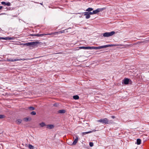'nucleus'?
I'll return each instance as SVG.
<instances>
[{"mask_svg": "<svg viewBox=\"0 0 149 149\" xmlns=\"http://www.w3.org/2000/svg\"><path fill=\"white\" fill-rule=\"evenodd\" d=\"M31 114L32 115H34L36 114V113L34 111H33L32 112H31Z\"/></svg>", "mask_w": 149, "mask_h": 149, "instance_id": "24", "label": "nucleus"}, {"mask_svg": "<svg viewBox=\"0 0 149 149\" xmlns=\"http://www.w3.org/2000/svg\"><path fill=\"white\" fill-rule=\"evenodd\" d=\"M89 145L91 147H92L93 146V143L92 142H91L89 143Z\"/></svg>", "mask_w": 149, "mask_h": 149, "instance_id": "27", "label": "nucleus"}, {"mask_svg": "<svg viewBox=\"0 0 149 149\" xmlns=\"http://www.w3.org/2000/svg\"><path fill=\"white\" fill-rule=\"evenodd\" d=\"M115 33V32L112 31L110 32H106L103 34V36L104 37H108L111 36Z\"/></svg>", "mask_w": 149, "mask_h": 149, "instance_id": "4", "label": "nucleus"}, {"mask_svg": "<svg viewBox=\"0 0 149 149\" xmlns=\"http://www.w3.org/2000/svg\"><path fill=\"white\" fill-rule=\"evenodd\" d=\"M47 127L49 129H52L54 127V126L52 125H46Z\"/></svg>", "mask_w": 149, "mask_h": 149, "instance_id": "13", "label": "nucleus"}, {"mask_svg": "<svg viewBox=\"0 0 149 149\" xmlns=\"http://www.w3.org/2000/svg\"><path fill=\"white\" fill-rule=\"evenodd\" d=\"M28 147L30 149H35L34 147L31 144H29Z\"/></svg>", "mask_w": 149, "mask_h": 149, "instance_id": "19", "label": "nucleus"}, {"mask_svg": "<svg viewBox=\"0 0 149 149\" xmlns=\"http://www.w3.org/2000/svg\"><path fill=\"white\" fill-rule=\"evenodd\" d=\"M91 132H92V131H90L88 132H83V135H85V134H86L90 133H91Z\"/></svg>", "mask_w": 149, "mask_h": 149, "instance_id": "21", "label": "nucleus"}, {"mask_svg": "<svg viewBox=\"0 0 149 149\" xmlns=\"http://www.w3.org/2000/svg\"><path fill=\"white\" fill-rule=\"evenodd\" d=\"M80 13H78V14H80Z\"/></svg>", "mask_w": 149, "mask_h": 149, "instance_id": "35", "label": "nucleus"}, {"mask_svg": "<svg viewBox=\"0 0 149 149\" xmlns=\"http://www.w3.org/2000/svg\"><path fill=\"white\" fill-rule=\"evenodd\" d=\"M111 117L113 118H115V116H111Z\"/></svg>", "mask_w": 149, "mask_h": 149, "instance_id": "30", "label": "nucleus"}, {"mask_svg": "<svg viewBox=\"0 0 149 149\" xmlns=\"http://www.w3.org/2000/svg\"><path fill=\"white\" fill-rule=\"evenodd\" d=\"M88 12L90 15H92L94 14L93 11L92 12Z\"/></svg>", "mask_w": 149, "mask_h": 149, "instance_id": "28", "label": "nucleus"}, {"mask_svg": "<svg viewBox=\"0 0 149 149\" xmlns=\"http://www.w3.org/2000/svg\"><path fill=\"white\" fill-rule=\"evenodd\" d=\"M65 32H68V31H67V29H66V31H65Z\"/></svg>", "mask_w": 149, "mask_h": 149, "instance_id": "33", "label": "nucleus"}, {"mask_svg": "<svg viewBox=\"0 0 149 149\" xmlns=\"http://www.w3.org/2000/svg\"><path fill=\"white\" fill-rule=\"evenodd\" d=\"M73 98L75 100H78L79 98V97L78 95H75L73 96Z\"/></svg>", "mask_w": 149, "mask_h": 149, "instance_id": "17", "label": "nucleus"}, {"mask_svg": "<svg viewBox=\"0 0 149 149\" xmlns=\"http://www.w3.org/2000/svg\"><path fill=\"white\" fill-rule=\"evenodd\" d=\"M21 60H24L21 59H12L11 58H8L7 59V61H11V62H14L17 61H20Z\"/></svg>", "mask_w": 149, "mask_h": 149, "instance_id": "6", "label": "nucleus"}, {"mask_svg": "<svg viewBox=\"0 0 149 149\" xmlns=\"http://www.w3.org/2000/svg\"><path fill=\"white\" fill-rule=\"evenodd\" d=\"M54 106H56V105H55V104H54Z\"/></svg>", "mask_w": 149, "mask_h": 149, "instance_id": "34", "label": "nucleus"}, {"mask_svg": "<svg viewBox=\"0 0 149 149\" xmlns=\"http://www.w3.org/2000/svg\"><path fill=\"white\" fill-rule=\"evenodd\" d=\"M5 116L4 115H0V119H2L4 118Z\"/></svg>", "mask_w": 149, "mask_h": 149, "instance_id": "23", "label": "nucleus"}, {"mask_svg": "<svg viewBox=\"0 0 149 149\" xmlns=\"http://www.w3.org/2000/svg\"><path fill=\"white\" fill-rule=\"evenodd\" d=\"M29 118H24L23 119V120L27 122L29 120Z\"/></svg>", "mask_w": 149, "mask_h": 149, "instance_id": "25", "label": "nucleus"}, {"mask_svg": "<svg viewBox=\"0 0 149 149\" xmlns=\"http://www.w3.org/2000/svg\"><path fill=\"white\" fill-rule=\"evenodd\" d=\"M65 31H66V29H65L64 30H61V31H60L59 32L61 33H64L65 32Z\"/></svg>", "mask_w": 149, "mask_h": 149, "instance_id": "26", "label": "nucleus"}, {"mask_svg": "<svg viewBox=\"0 0 149 149\" xmlns=\"http://www.w3.org/2000/svg\"><path fill=\"white\" fill-rule=\"evenodd\" d=\"M65 111L64 109L59 110L58 111V113H65Z\"/></svg>", "mask_w": 149, "mask_h": 149, "instance_id": "14", "label": "nucleus"}, {"mask_svg": "<svg viewBox=\"0 0 149 149\" xmlns=\"http://www.w3.org/2000/svg\"><path fill=\"white\" fill-rule=\"evenodd\" d=\"M84 14V15L86 16V19H88L90 17V15H89L88 12H85L82 13Z\"/></svg>", "mask_w": 149, "mask_h": 149, "instance_id": "10", "label": "nucleus"}, {"mask_svg": "<svg viewBox=\"0 0 149 149\" xmlns=\"http://www.w3.org/2000/svg\"><path fill=\"white\" fill-rule=\"evenodd\" d=\"M105 9V8H97V9L93 11V13L94 14H96L99 12L102 11Z\"/></svg>", "mask_w": 149, "mask_h": 149, "instance_id": "5", "label": "nucleus"}, {"mask_svg": "<svg viewBox=\"0 0 149 149\" xmlns=\"http://www.w3.org/2000/svg\"><path fill=\"white\" fill-rule=\"evenodd\" d=\"M130 81L129 79L125 78L123 80L122 83L123 82L125 84L127 85L129 84Z\"/></svg>", "mask_w": 149, "mask_h": 149, "instance_id": "9", "label": "nucleus"}, {"mask_svg": "<svg viewBox=\"0 0 149 149\" xmlns=\"http://www.w3.org/2000/svg\"><path fill=\"white\" fill-rule=\"evenodd\" d=\"M78 140V137L77 136H76V138L74 140V141L72 143V145H75L77 143V141Z\"/></svg>", "mask_w": 149, "mask_h": 149, "instance_id": "11", "label": "nucleus"}, {"mask_svg": "<svg viewBox=\"0 0 149 149\" xmlns=\"http://www.w3.org/2000/svg\"><path fill=\"white\" fill-rule=\"evenodd\" d=\"M14 40V37H6L5 38L4 37H0V40Z\"/></svg>", "mask_w": 149, "mask_h": 149, "instance_id": "8", "label": "nucleus"}, {"mask_svg": "<svg viewBox=\"0 0 149 149\" xmlns=\"http://www.w3.org/2000/svg\"><path fill=\"white\" fill-rule=\"evenodd\" d=\"M113 46H115V45H107L99 47H79V48L80 49H97L106 48Z\"/></svg>", "mask_w": 149, "mask_h": 149, "instance_id": "1", "label": "nucleus"}, {"mask_svg": "<svg viewBox=\"0 0 149 149\" xmlns=\"http://www.w3.org/2000/svg\"><path fill=\"white\" fill-rule=\"evenodd\" d=\"M29 108L31 110H33L35 109V108L34 107H29Z\"/></svg>", "mask_w": 149, "mask_h": 149, "instance_id": "22", "label": "nucleus"}, {"mask_svg": "<svg viewBox=\"0 0 149 149\" xmlns=\"http://www.w3.org/2000/svg\"><path fill=\"white\" fill-rule=\"evenodd\" d=\"M2 13H1V14H0V15H2Z\"/></svg>", "mask_w": 149, "mask_h": 149, "instance_id": "37", "label": "nucleus"}, {"mask_svg": "<svg viewBox=\"0 0 149 149\" xmlns=\"http://www.w3.org/2000/svg\"><path fill=\"white\" fill-rule=\"evenodd\" d=\"M1 3L3 5H5L8 6H10L11 5V3L9 2H6L4 1H2L1 2Z\"/></svg>", "mask_w": 149, "mask_h": 149, "instance_id": "12", "label": "nucleus"}, {"mask_svg": "<svg viewBox=\"0 0 149 149\" xmlns=\"http://www.w3.org/2000/svg\"><path fill=\"white\" fill-rule=\"evenodd\" d=\"M93 10V9L92 8H89L86 10V11H88V12H89L92 11Z\"/></svg>", "mask_w": 149, "mask_h": 149, "instance_id": "20", "label": "nucleus"}, {"mask_svg": "<svg viewBox=\"0 0 149 149\" xmlns=\"http://www.w3.org/2000/svg\"><path fill=\"white\" fill-rule=\"evenodd\" d=\"M3 8V7L2 6H0V10L1 9Z\"/></svg>", "mask_w": 149, "mask_h": 149, "instance_id": "31", "label": "nucleus"}, {"mask_svg": "<svg viewBox=\"0 0 149 149\" xmlns=\"http://www.w3.org/2000/svg\"><path fill=\"white\" fill-rule=\"evenodd\" d=\"M39 42H30L29 43H25V45L27 47H33L35 46H36L37 45L39 44Z\"/></svg>", "mask_w": 149, "mask_h": 149, "instance_id": "3", "label": "nucleus"}, {"mask_svg": "<svg viewBox=\"0 0 149 149\" xmlns=\"http://www.w3.org/2000/svg\"><path fill=\"white\" fill-rule=\"evenodd\" d=\"M22 122V120L21 119H18L16 121V123L17 124H19Z\"/></svg>", "mask_w": 149, "mask_h": 149, "instance_id": "15", "label": "nucleus"}, {"mask_svg": "<svg viewBox=\"0 0 149 149\" xmlns=\"http://www.w3.org/2000/svg\"><path fill=\"white\" fill-rule=\"evenodd\" d=\"M71 28H69L68 29H70Z\"/></svg>", "mask_w": 149, "mask_h": 149, "instance_id": "36", "label": "nucleus"}, {"mask_svg": "<svg viewBox=\"0 0 149 149\" xmlns=\"http://www.w3.org/2000/svg\"><path fill=\"white\" fill-rule=\"evenodd\" d=\"M39 125L42 127H44L46 125L45 124V123L43 122H42L41 123H40L39 124Z\"/></svg>", "mask_w": 149, "mask_h": 149, "instance_id": "18", "label": "nucleus"}, {"mask_svg": "<svg viewBox=\"0 0 149 149\" xmlns=\"http://www.w3.org/2000/svg\"><path fill=\"white\" fill-rule=\"evenodd\" d=\"M97 121L104 124L112 123L113 122L112 120H109L107 118L101 119L100 120H98Z\"/></svg>", "mask_w": 149, "mask_h": 149, "instance_id": "2", "label": "nucleus"}, {"mask_svg": "<svg viewBox=\"0 0 149 149\" xmlns=\"http://www.w3.org/2000/svg\"><path fill=\"white\" fill-rule=\"evenodd\" d=\"M141 139H137L136 143L137 145H139L141 144Z\"/></svg>", "mask_w": 149, "mask_h": 149, "instance_id": "16", "label": "nucleus"}, {"mask_svg": "<svg viewBox=\"0 0 149 149\" xmlns=\"http://www.w3.org/2000/svg\"><path fill=\"white\" fill-rule=\"evenodd\" d=\"M19 45H23V46H24L25 45V43L20 44Z\"/></svg>", "mask_w": 149, "mask_h": 149, "instance_id": "29", "label": "nucleus"}, {"mask_svg": "<svg viewBox=\"0 0 149 149\" xmlns=\"http://www.w3.org/2000/svg\"><path fill=\"white\" fill-rule=\"evenodd\" d=\"M52 35V33H49V34H33L32 35V36H37L38 37H42L44 36L45 35Z\"/></svg>", "mask_w": 149, "mask_h": 149, "instance_id": "7", "label": "nucleus"}, {"mask_svg": "<svg viewBox=\"0 0 149 149\" xmlns=\"http://www.w3.org/2000/svg\"><path fill=\"white\" fill-rule=\"evenodd\" d=\"M40 4H41V5H43L42 3H40Z\"/></svg>", "mask_w": 149, "mask_h": 149, "instance_id": "32", "label": "nucleus"}]
</instances>
